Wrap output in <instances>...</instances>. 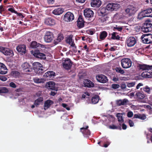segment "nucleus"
Returning <instances> with one entry per match:
<instances>
[{
	"label": "nucleus",
	"instance_id": "4c0bfd02",
	"mask_svg": "<svg viewBox=\"0 0 152 152\" xmlns=\"http://www.w3.org/2000/svg\"><path fill=\"white\" fill-rule=\"evenodd\" d=\"M4 93L8 94L9 93V89L4 87H0V94Z\"/></svg>",
	"mask_w": 152,
	"mask_h": 152
},
{
	"label": "nucleus",
	"instance_id": "72a5a7b5",
	"mask_svg": "<svg viewBox=\"0 0 152 152\" xmlns=\"http://www.w3.org/2000/svg\"><path fill=\"white\" fill-rule=\"evenodd\" d=\"M99 99V96L98 95L94 96L92 97L91 102L93 104H95L97 103Z\"/></svg>",
	"mask_w": 152,
	"mask_h": 152
},
{
	"label": "nucleus",
	"instance_id": "a19ab883",
	"mask_svg": "<svg viewBox=\"0 0 152 152\" xmlns=\"http://www.w3.org/2000/svg\"><path fill=\"white\" fill-rule=\"evenodd\" d=\"M43 97H40L36 100L34 102V104L36 106L39 105L43 102Z\"/></svg>",
	"mask_w": 152,
	"mask_h": 152
},
{
	"label": "nucleus",
	"instance_id": "2eb2a0df",
	"mask_svg": "<svg viewBox=\"0 0 152 152\" xmlns=\"http://www.w3.org/2000/svg\"><path fill=\"white\" fill-rule=\"evenodd\" d=\"M88 126H86L85 127H82L80 129V131L85 137H88L90 135L91 132L90 130L88 129Z\"/></svg>",
	"mask_w": 152,
	"mask_h": 152
},
{
	"label": "nucleus",
	"instance_id": "6ab92c4d",
	"mask_svg": "<svg viewBox=\"0 0 152 152\" xmlns=\"http://www.w3.org/2000/svg\"><path fill=\"white\" fill-rule=\"evenodd\" d=\"M84 21L83 17L80 15L78 19L77 26L79 28H81L84 26Z\"/></svg>",
	"mask_w": 152,
	"mask_h": 152
},
{
	"label": "nucleus",
	"instance_id": "e2e57ef3",
	"mask_svg": "<svg viewBox=\"0 0 152 152\" xmlns=\"http://www.w3.org/2000/svg\"><path fill=\"white\" fill-rule=\"evenodd\" d=\"M115 29H117L118 31H121L123 29V28L121 27H118L117 26L114 27Z\"/></svg>",
	"mask_w": 152,
	"mask_h": 152
},
{
	"label": "nucleus",
	"instance_id": "774afa93",
	"mask_svg": "<svg viewBox=\"0 0 152 152\" xmlns=\"http://www.w3.org/2000/svg\"><path fill=\"white\" fill-rule=\"evenodd\" d=\"M3 6L1 5L0 6V13L1 14L2 12L4 11V8L3 7Z\"/></svg>",
	"mask_w": 152,
	"mask_h": 152
},
{
	"label": "nucleus",
	"instance_id": "f03ea898",
	"mask_svg": "<svg viewBox=\"0 0 152 152\" xmlns=\"http://www.w3.org/2000/svg\"><path fill=\"white\" fill-rule=\"evenodd\" d=\"M33 67L35 72L38 75H41L44 72L42 65L39 62L34 63L33 64Z\"/></svg>",
	"mask_w": 152,
	"mask_h": 152
},
{
	"label": "nucleus",
	"instance_id": "9d476101",
	"mask_svg": "<svg viewBox=\"0 0 152 152\" xmlns=\"http://www.w3.org/2000/svg\"><path fill=\"white\" fill-rule=\"evenodd\" d=\"M31 53L35 57L40 58L41 59H45L46 58L45 55L43 53L39 52V50H31Z\"/></svg>",
	"mask_w": 152,
	"mask_h": 152
},
{
	"label": "nucleus",
	"instance_id": "9b49d317",
	"mask_svg": "<svg viewBox=\"0 0 152 152\" xmlns=\"http://www.w3.org/2000/svg\"><path fill=\"white\" fill-rule=\"evenodd\" d=\"M74 15L70 12H67L64 15V19L65 21L70 22L74 19Z\"/></svg>",
	"mask_w": 152,
	"mask_h": 152
},
{
	"label": "nucleus",
	"instance_id": "3c124183",
	"mask_svg": "<svg viewBox=\"0 0 152 152\" xmlns=\"http://www.w3.org/2000/svg\"><path fill=\"white\" fill-rule=\"evenodd\" d=\"M126 85L128 87H133L135 85V82H132L131 83H127L126 82Z\"/></svg>",
	"mask_w": 152,
	"mask_h": 152
},
{
	"label": "nucleus",
	"instance_id": "7ed1b4c3",
	"mask_svg": "<svg viewBox=\"0 0 152 152\" xmlns=\"http://www.w3.org/2000/svg\"><path fill=\"white\" fill-rule=\"evenodd\" d=\"M145 17H152V9H148L139 13L138 16V18L141 19Z\"/></svg>",
	"mask_w": 152,
	"mask_h": 152
},
{
	"label": "nucleus",
	"instance_id": "58836bf2",
	"mask_svg": "<svg viewBox=\"0 0 152 152\" xmlns=\"http://www.w3.org/2000/svg\"><path fill=\"white\" fill-rule=\"evenodd\" d=\"M53 101L50 100H48L45 101L44 103V107H46L47 108L49 107L51 105L53 104Z\"/></svg>",
	"mask_w": 152,
	"mask_h": 152
},
{
	"label": "nucleus",
	"instance_id": "338daca9",
	"mask_svg": "<svg viewBox=\"0 0 152 152\" xmlns=\"http://www.w3.org/2000/svg\"><path fill=\"white\" fill-rule=\"evenodd\" d=\"M143 86V84L141 83H139L137 86L136 88L137 89H138L140 88V87Z\"/></svg>",
	"mask_w": 152,
	"mask_h": 152
},
{
	"label": "nucleus",
	"instance_id": "13d9d810",
	"mask_svg": "<svg viewBox=\"0 0 152 152\" xmlns=\"http://www.w3.org/2000/svg\"><path fill=\"white\" fill-rule=\"evenodd\" d=\"M90 95V94L88 92H86L84 94H83L82 95V98L85 99L86 97V95L89 96Z\"/></svg>",
	"mask_w": 152,
	"mask_h": 152
},
{
	"label": "nucleus",
	"instance_id": "052dcab7",
	"mask_svg": "<svg viewBox=\"0 0 152 152\" xmlns=\"http://www.w3.org/2000/svg\"><path fill=\"white\" fill-rule=\"evenodd\" d=\"M133 114L132 112L129 111L128 112L127 114V116L129 118H131L133 116Z\"/></svg>",
	"mask_w": 152,
	"mask_h": 152
},
{
	"label": "nucleus",
	"instance_id": "a878e982",
	"mask_svg": "<svg viewBox=\"0 0 152 152\" xmlns=\"http://www.w3.org/2000/svg\"><path fill=\"white\" fill-rule=\"evenodd\" d=\"M7 69L5 65L2 63H0V74H5L7 73Z\"/></svg>",
	"mask_w": 152,
	"mask_h": 152
},
{
	"label": "nucleus",
	"instance_id": "680f3d73",
	"mask_svg": "<svg viewBox=\"0 0 152 152\" xmlns=\"http://www.w3.org/2000/svg\"><path fill=\"white\" fill-rule=\"evenodd\" d=\"M128 123L130 127H132L134 126V123L131 120H129Z\"/></svg>",
	"mask_w": 152,
	"mask_h": 152
},
{
	"label": "nucleus",
	"instance_id": "69168bd1",
	"mask_svg": "<svg viewBox=\"0 0 152 152\" xmlns=\"http://www.w3.org/2000/svg\"><path fill=\"white\" fill-rule=\"evenodd\" d=\"M71 46L73 48L72 49L73 51L75 52H77V50L76 49V47L75 46V44H74V45Z\"/></svg>",
	"mask_w": 152,
	"mask_h": 152
},
{
	"label": "nucleus",
	"instance_id": "37998d69",
	"mask_svg": "<svg viewBox=\"0 0 152 152\" xmlns=\"http://www.w3.org/2000/svg\"><path fill=\"white\" fill-rule=\"evenodd\" d=\"M106 8L108 11H113V7L112 3L108 4L106 7Z\"/></svg>",
	"mask_w": 152,
	"mask_h": 152
},
{
	"label": "nucleus",
	"instance_id": "5701e85b",
	"mask_svg": "<svg viewBox=\"0 0 152 152\" xmlns=\"http://www.w3.org/2000/svg\"><path fill=\"white\" fill-rule=\"evenodd\" d=\"M102 4L100 0H92L91 3V5L93 7H99Z\"/></svg>",
	"mask_w": 152,
	"mask_h": 152
},
{
	"label": "nucleus",
	"instance_id": "ddd939ff",
	"mask_svg": "<svg viewBox=\"0 0 152 152\" xmlns=\"http://www.w3.org/2000/svg\"><path fill=\"white\" fill-rule=\"evenodd\" d=\"M94 14L93 11L90 8H86L84 11V15L86 18H93Z\"/></svg>",
	"mask_w": 152,
	"mask_h": 152
},
{
	"label": "nucleus",
	"instance_id": "f3484780",
	"mask_svg": "<svg viewBox=\"0 0 152 152\" xmlns=\"http://www.w3.org/2000/svg\"><path fill=\"white\" fill-rule=\"evenodd\" d=\"M30 47L31 48H45V45L39 43H37V42L35 41H33L30 44Z\"/></svg>",
	"mask_w": 152,
	"mask_h": 152
},
{
	"label": "nucleus",
	"instance_id": "09e8293b",
	"mask_svg": "<svg viewBox=\"0 0 152 152\" xmlns=\"http://www.w3.org/2000/svg\"><path fill=\"white\" fill-rule=\"evenodd\" d=\"M143 89L144 91L148 94H150V89L149 87L146 86L145 87L143 88Z\"/></svg>",
	"mask_w": 152,
	"mask_h": 152
},
{
	"label": "nucleus",
	"instance_id": "6e6552de",
	"mask_svg": "<svg viewBox=\"0 0 152 152\" xmlns=\"http://www.w3.org/2000/svg\"><path fill=\"white\" fill-rule=\"evenodd\" d=\"M141 30L144 32L151 31H152V24L150 23H144L141 28Z\"/></svg>",
	"mask_w": 152,
	"mask_h": 152
},
{
	"label": "nucleus",
	"instance_id": "ea45409f",
	"mask_svg": "<svg viewBox=\"0 0 152 152\" xmlns=\"http://www.w3.org/2000/svg\"><path fill=\"white\" fill-rule=\"evenodd\" d=\"M99 16V20L102 23L104 22V21L107 20L108 18V17L107 15H102V16Z\"/></svg>",
	"mask_w": 152,
	"mask_h": 152
},
{
	"label": "nucleus",
	"instance_id": "bf43d9fd",
	"mask_svg": "<svg viewBox=\"0 0 152 152\" xmlns=\"http://www.w3.org/2000/svg\"><path fill=\"white\" fill-rule=\"evenodd\" d=\"M146 116L144 114L140 115V114L139 116V119H140L144 120L146 118Z\"/></svg>",
	"mask_w": 152,
	"mask_h": 152
},
{
	"label": "nucleus",
	"instance_id": "c756f323",
	"mask_svg": "<svg viewBox=\"0 0 152 152\" xmlns=\"http://www.w3.org/2000/svg\"><path fill=\"white\" fill-rule=\"evenodd\" d=\"M3 54L5 55L10 56H12L14 55L13 51L7 48L4 49Z\"/></svg>",
	"mask_w": 152,
	"mask_h": 152
},
{
	"label": "nucleus",
	"instance_id": "c9c22d12",
	"mask_svg": "<svg viewBox=\"0 0 152 152\" xmlns=\"http://www.w3.org/2000/svg\"><path fill=\"white\" fill-rule=\"evenodd\" d=\"M107 35V33L105 31H102L100 33L99 37L101 40L105 39Z\"/></svg>",
	"mask_w": 152,
	"mask_h": 152
},
{
	"label": "nucleus",
	"instance_id": "0e129e2a",
	"mask_svg": "<svg viewBox=\"0 0 152 152\" xmlns=\"http://www.w3.org/2000/svg\"><path fill=\"white\" fill-rule=\"evenodd\" d=\"M57 91H51L50 93V95L52 96H54L55 95H56L57 94Z\"/></svg>",
	"mask_w": 152,
	"mask_h": 152
},
{
	"label": "nucleus",
	"instance_id": "79ce46f5",
	"mask_svg": "<svg viewBox=\"0 0 152 152\" xmlns=\"http://www.w3.org/2000/svg\"><path fill=\"white\" fill-rule=\"evenodd\" d=\"M117 34L116 32H113L111 34V39L114 40H119L120 39V37L118 35H116V34Z\"/></svg>",
	"mask_w": 152,
	"mask_h": 152
},
{
	"label": "nucleus",
	"instance_id": "0eeeda50",
	"mask_svg": "<svg viewBox=\"0 0 152 152\" xmlns=\"http://www.w3.org/2000/svg\"><path fill=\"white\" fill-rule=\"evenodd\" d=\"M54 36L53 33L50 31H46L44 37L45 41L46 42H50L53 40Z\"/></svg>",
	"mask_w": 152,
	"mask_h": 152
},
{
	"label": "nucleus",
	"instance_id": "de8ad7c7",
	"mask_svg": "<svg viewBox=\"0 0 152 152\" xmlns=\"http://www.w3.org/2000/svg\"><path fill=\"white\" fill-rule=\"evenodd\" d=\"M34 82L37 83H41L43 82V80L41 79H39L37 77H35L34 79Z\"/></svg>",
	"mask_w": 152,
	"mask_h": 152
},
{
	"label": "nucleus",
	"instance_id": "f704fd0d",
	"mask_svg": "<svg viewBox=\"0 0 152 152\" xmlns=\"http://www.w3.org/2000/svg\"><path fill=\"white\" fill-rule=\"evenodd\" d=\"M64 37L63 34H60L58 35L56 40L54 41V43L55 45L57 44L59 42H61L64 39Z\"/></svg>",
	"mask_w": 152,
	"mask_h": 152
},
{
	"label": "nucleus",
	"instance_id": "6e6d98bb",
	"mask_svg": "<svg viewBox=\"0 0 152 152\" xmlns=\"http://www.w3.org/2000/svg\"><path fill=\"white\" fill-rule=\"evenodd\" d=\"M8 10L12 13H14L15 14L17 13V12L15 10L14 8L13 7L9 8Z\"/></svg>",
	"mask_w": 152,
	"mask_h": 152
},
{
	"label": "nucleus",
	"instance_id": "412c9836",
	"mask_svg": "<svg viewBox=\"0 0 152 152\" xmlns=\"http://www.w3.org/2000/svg\"><path fill=\"white\" fill-rule=\"evenodd\" d=\"M83 84L85 87L88 88L93 87L94 86V83L90 80L87 79L84 80Z\"/></svg>",
	"mask_w": 152,
	"mask_h": 152
},
{
	"label": "nucleus",
	"instance_id": "c03bdc74",
	"mask_svg": "<svg viewBox=\"0 0 152 152\" xmlns=\"http://www.w3.org/2000/svg\"><path fill=\"white\" fill-rule=\"evenodd\" d=\"M136 97L139 99H143L145 96L144 95L140 92L137 93L135 94Z\"/></svg>",
	"mask_w": 152,
	"mask_h": 152
},
{
	"label": "nucleus",
	"instance_id": "4468645a",
	"mask_svg": "<svg viewBox=\"0 0 152 152\" xmlns=\"http://www.w3.org/2000/svg\"><path fill=\"white\" fill-rule=\"evenodd\" d=\"M137 69L139 70H144L152 69V66H149L145 64H138L137 66Z\"/></svg>",
	"mask_w": 152,
	"mask_h": 152
},
{
	"label": "nucleus",
	"instance_id": "39448f33",
	"mask_svg": "<svg viewBox=\"0 0 152 152\" xmlns=\"http://www.w3.org/2000/svg\"><path fill=\"white\" fill-rule=\"evenodd\" d=\"M64 60L63 59L62 66L66 70L70 69L72 67V62L69 58H66Z\"/></svg>",
	"mask_w": 152,
	"mask_h": 152
},
{
	"label": "nucleus",
	"instance_id": "bb28decb",
	"mask_svg": "<svg viewBox=\"0 0 152 152\" xmlns=\"http://www.w3.org/2000/svg\"><path fill=\"white\" fill-rule=\"evenodd\" d=\"M64 12V9L63 8H58L54 10L53 12V13L55 15H59L62 14Z\"/></svg>",
	"mask_w": 152,
	"mask_h": 152
},
{
	"label": "nucleus",
	"instance_id": "4d7b16f0",
	"mask_svg": "<svg viewBox=\"0 0 152 152\" xmlns=\"http://www.w3.org/2000/svg\"><path fill=\"white\" fill-rule=\"evenodd\" d=\"M148 44L152 43V34H148Z\"/></svg>",
	"mask_w": 152,
	"mask_h": 152
},
{
	"label": "nucleus",
	"instance_id": "5fc2aeb1",
	"mask_svg": "<svg viewBox=\"0 0 152 152\" xmlns=\"http://www.w3.org/2000/svg\"><path fill=\"white\" fill-rule=\"evenodd\" d=\"M126 85L124 82H123L121 85V88L123 90H126Z\"/></svg>",
	"mask_w": 152,
	"mask_h": 152
},
{
	"label": "nucleus",
	"instance_id": "8fccbe9b",
	"mask_svg": "<svg viewBox=\"0 0 152 152\" xmlns=\"http://www.w3.org/2000/svg\"><path fill=\"white\" fill-rule=\"evenodd\" d=\"M20 75V73L19 72L15 71L13 72V75L14 77L16 78L17 77H18Z\"/></svg>",
	"mask_w": 152,
	"mask_h": 152
},
{
	"label": "nucleus",
	"instance_id": "393cba45",
	"mask_svg": "<svg viewBox=\"0 0 152 152\" xmlns=\"http://www.w3.org/2000/svg\"><path fill=\"white\" fill-rule=\"evenodd\" d=\"M72 37L73 35H70L66 37V42L70 45L71 46L74 45L75 43L74 42V40L72 39Z\"/></svg>",
	"mask_w": 152,
	"mask_h": 152
},
{
	"label": "nucleus",
	"instance_id": "b1692460",
	"mask_svg": "<svg viewBox=\"0 0 152 152\" xmlns=\"http://www.w3.org/2000/svg\"><path fill=\"white\" fill-rule=\"evenodd\" d=\"M98 13L99 16L107 15L108 12L106 8L103 7L100 8L98 11Z\"/></svg>",
	"mask_w": 152,
	"mask_h": 152
},
{
	"label": "nucleus",
	"instance_id": "e433bc0d",
	"mask_svg": "<svg viewBox=\"0 0 152 152\" xmlns=\"http://www.w3.org/2000/svg\"><path fill=\"white\" fill-rule=\"evenodd\" d=\"M128 102V100L127 99H125L123 100L120 99L117 102V104L119 105H124L126 104V103Z\"/></svg>",
	"mask_w": 152,
	"mask_h": 152
},
{
	"label": "nucleus",
	"instance_id": "a211bd4d",
	"mask_svg": "<svg viewBox=\"0 0 152 152\" xmlns=\"http://www.w3.org/2000/svg\"><path fill=\"white\" fill-rule=\"evenodd\" d=\"M22 67L23 70H26L25 71L26 72H31L32 70L31 66L27 62L24 63L22 65Z\"/></svg>",
	"mask_w": 152,
	"mask_h": 152
},
{
	"label": "nucleus",
	"instance_id": "c85d7f7f",
	"mask_svg": "<svg viewBox=\"0 0 152 152\" xmlns=\"http://www.w3.org/2000/svg\"><path fill=\"white\" fill-rule=\"evenodd\" d=\"M55 75V73L53 71H48L46 72L44 75L45 77H49V78L53 77Z\"/></svg>",
	"mask_w": 152,
	"mask_h": 152
},
{
	"label": "nucleus",
	"instance_id": "4be33fe9",
	"mask_svg": "<svg viewBox=\"0 0 152 152\" xmlns=\"http://www.w3.org/2000/svg\"><path fill=\"white\" fill-rule=\"evenodd\" d=\"M147 72H143L141 74L142 76L143 77L151 78L152 77V69L148 70Z\"/></svg>",
	"mask_w": 152,
	"mask_h": 152
},
{
	"label": "nucleus",
	"instance_id": "864d4df0",
	"mask_svg": "<svg viewBox=\"0 0 152 152\" xmlns=\"http://www.w3.org/2000/svg\"><path fill=\"white\" fill-rule=\"evenodd\" d=\"M120 87V86L118 84H112L111 86V87L114 89H117Z\"/></svg>",
	"mask_w": 152,
	"mask_h": 152
},
{
	"label": "nucleus",
	"instance_id": "423d86ee",
	"mask_svg": "<svg viewBox=\"0 0 152 152\" xmlns=\"http://www.w3.org/2000/svg\"><path fill=\"white\" fill-rule=\"evenodd\" d=\"M136 38L133 37H127L126 41V44L127 46L129 47L134 46L136 43Z\"/></svg>",
	"mask_w": 152,
	"mask_h": 152
},
{
	"label": "nucleus",
	"instance_id": "aec40b11",
	"mask_svg": "<svg viewBox=\"0 0 152 152\" xmlns=\"http://www.w3.org/2000/svg\"><path fill=\"white\" fill-rule=\"evenodd\" d=\"M45 23L47 25L51 26L55 25V21L54 19L51 18H48L45 19Z\"/></svg>",
	"mask_w": 152,
	"mask_h": 152
},
{
	"label": "nucleus",
	"instance_id": "20e7f679",
	"mask_svg": "<svg viewBox=\"0 0 152 152\" xmlns=\"http://www.w3.org/2000/svg\"><path fill=\"white\" fill-rule=\"evenodd\" d=\"M121 66L123 68L127 69L131 66L132 62L130 58H125L121 60Z\"/></svg>",
	"mask_w": 152,
	"mask_h": 152
},
{
	"label": "nucleus",
	"instance_id": "603ef678",
	"mask_svg": "<svg viewBox=\"0 0 152 152\" xmlns=\"http://www.w3.org/2000/svg\"><path fill=\"white\" fill-rule=\"evenodd\" d=\"M9 86L14 88H16L17 87V86L13 82H11L9 83Z\"/></svg>",
	"mask_w": 152,
	"mask_h": 152
},
{
	"label": "nucleus",
	"instance_id": "a18cd8bd",
	"mask_svg": "<svg viewBox=\"0 0 152 152\" xmlns=\"http://www.w3.org/2000/svg\"><path fill=\"white\" fill-rule=\"evenodd\" d=\"M113 11H115L119 8L120 7L119 4L117 3H112Z\"/></svg>",
	"mask_w": 152,
	"mask_h": 152
},
{
	"label": "nucleus",
	"instance_id": "1a4fd4ad",
	"mask_svg": "<svg viewBox=\"0 0 152 152\" xmlns=\"http://www.w3.org/2000/svg\"><path fill=\"white\" fill-rule=\"evenodd\" d=\"M96 77L97 81L100 83H104L108 81L107 77L105 75L102 74L96 75Z\"/></svg>",
	"mask_w": 152,
	"mask_h": 152
},
{
	"label": "nucleus",
	"instance_id": "f8f14e48",
	"mask_svg": "<svg viewBox=\"0 0 152 152\" xmlns=\"http://www.w3.org/2000/svg\"><path fill=\"white\" fill-rule=\"evenodd\" d=\"M55 83L54 82L49 81L46 83L45 86L46 88L48 89H50L57 91L58 88L55 87Z\"/></svg>",
	"mask_w": 152,
	"mask_h": 152
},
{
	"label": "nucleus",
	"instance_id": "2f4dec72",
	"mask_svg": "<svg viewBox=\"0 0 152 152\" xmlns=\"http://www.w3.org/2000/svg\"><path fill=\"white\" fill-rule=\"evenodd\" d=\"M102 139L103 140V143H104L105 144L104 145H100V146L102 147H103L105 148L107 147L110 144V142L107 138L106 137H104L102 138Z\"/></svg>",
	"mask_w": 152,
	"mask_h": 152
},
{
	"label": "nucleus",
	"instance_id": "7c9ffc66",
	"mask_svg": "<svg viewBox=\"0 0 152 152\" xmlns=\"http://www.w3.org/2000/svg\"><path fill=\"white\" fill-rule=\"evenodd\" d=\"M121 123H119V124L118 125H116L114 124H112L109 126V129H121Z\"/></svg>",
	"mask_w": 152,
	"mask_h": 152
},
{
	"label": "nucleus",
	"instance_id": "473e14b6",
	"mask_svg": "<svg viewBox=\"0 0 152 152\" xmlns=\"http://www.w3.org/2000/svg\"><path fill=\"white\" fill-rule=\"evenodd\" d=\"M122 113H118L116 114V117H117L118 121L119 123L122 124L124 122V118L123 117Z\"/></svg>",
	"mask_w": 152,
	"mask_h": 152
},
{
	"label": "nucleus",
	"instance_id": "49530a36",
	"mask_svg": "<svg viewBox=\"0 0 152 152\" xmlns=\"http://www.w3.org/2000/svg\"><path fill=\"white\" fill-rule=\"evenodd\" d=\"M115 69L117 72L121 74H123L125 72L124 70L122 69L121 67H116Z\"/></svg>",
	"mask_w": 152,
	"mask_h": 152
},
{
	"label": "nucleus",
	"instance_id": "dca6fc26",
	"mask_svg": "<svg viewBox=\"0 0 152 152\" xmlns=\"http://www.w3.org/2000/svg\"><path fill=\"white\" fill-rule=\"evenodd\" d=\"M16 50L20 54H25L26 52V46L24 45H19L16 47Z\"/></svg>",
	"mask_w": 152,
	"mask_h": 152
},
{
	"label": "nucleus",
	"instance_id": "f257e3e1",
	"mask_svg": "<svg viewBox=\"0 0 152 152\" xmlns=\"http://www.w3.org/2000/svg\"><path fill=\"white\" fill-rule=\"evenodd\" d=\"M138 10V8L134 5H129L124 10V14L127 17L134 15Z\"/></svg>",
	"mask_w": 152,
	"mask_h": 152
},
{
	"label": "nucleus",
	"instance_id": "cd10ccee",
	"mask_svg": "<svg viewBox=\"0 0 152 152\" xmlns=\"http://www.w3.org/2000/svg\"><path fill=\"white\" fill-rule=\"evenodd\" d=\"M141 39L143 43L148 44V34L142 35L141 37Z\"/></svg>",
	"mask_w": 152,
	"mask_h": 152
}]
</instances>
